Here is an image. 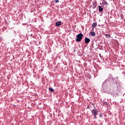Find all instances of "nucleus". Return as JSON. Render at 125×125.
<instances>
[{
  "label": "nucleus",
  "instance_id": "obj_1",
  "mask_svg": "<svg viewBox=\"0 0 125 125\" xmlns=\"http://www.w3.org/2000/svg\"><path fill=\"white\" fill-rule=\"evenodd\" d=\"M98 110L97 109H93L91 111V113H92V116H94V120L97 119V116L98 115Z\"/></svg>",
  "mask_w": 125,
  "mask_h": 125
},
{
  "label": "nucleus",
  "instance_id": "obj_2",
  "mask_svg": "<svg viewBox=\"0 0 125 125\" xmlns=\"http://www.w3.org/2000/svg\"><path fill=\"white\" fill-rule=\"evenodd\" d=\"M83 35L82 33H80L77 35L76 36L77 39H76V42H81V41H82V39H83Z\"/></svg>",
  "mask_w": 125,
  "mask_h": 125
},
{
  "label": "nucleus",
  "instance_id": "obj_3",
  "mask_svg": "<svg viewBox=\"0 0 125 125\" xmlns=\"http://www.w3.org/2000/svg\"><path fill=\"white\" fill-rule=\"evenodd\" d=\"M89 35L92 37H95V36H96V34L94 31L90 32Z\"/></svg>",
  "mask_w": 125,
  "mask_h": 125
},
{
  "label": "nucleus",
  "instance_id": "obj_4",
  "mask_svg": "<svg viewBox=\"0 0 125 125\" xmlns=\"http://www.w3.org/2000/svg\"><path fill=\"white\" fill-rule=\"evenodd\" d=\"M90 42L89 38H85V43H88Z\"/></svg>",
  "mask_w": 125,
  "mask_h": 125
},
{
  "label": "nucleus",
  "instance_id": "obj_5",
  "mask_svg": "<svg viewBox=\"0 0 125 125\" xmlns=\"http://www.w3.org/2000/svg\"><path fill=\"white\" fill-rule=\"evenodd\" d=\"M55 25L57 27L60 26L61 25V21H57L56 22Z\"/></svg>",
  "mask_w": 125,
  "mask_h": 125
},
{
  "label": "nucleus",
  "instance_id": "obj_6",
  "mask_svg": "<svg viewBox=\"0 0 125 125\" xmlns=\"http://www.w3.org/2000/svg\"><path fill=\"white\" fill-rule=\"evenodd\" d=\"M97 6V2H93V8H95Z\"/></svg>",
  "mask_w": 125,
  "mask_h": 125
},
{
  "label": "nucleus",
  "instance_id": "obj_7",
  "mask_svg": "<svg viewBox=\"0 0 125 125\" xmlns=\"http://www.w3.org/2000/svg\"><path fill=\"white\" fill-rule=\"evenodd\" d=\"M99 11H100V12H102V11H103V9L102 8V7H101V6H99Z\"/></svg>",
  "mask_w": 125,
  "mask_h": 125
},
{
  "label": "nucleus",
  "instance_id": "obj_8",
  "mask_svg": "<svg viewBox=\"0 0 125 125\" xmlns=\"http://www.w3.org/2000/svg\"><path fill=\"white\" fill-rule=\"evenodd\" d=\"M96 26H97V23L94 22L92 24V27L95 28V27H96Z\"/></svg>",
  "mask_w": 125,
  "mask_h": 125
},
{
  "label": "nucleus",
  "instance_id": "obj_9",
  "mask_svg": "<svg viewBox=\"0 0 125 125\" xmlns=\"http://www.w3.org/2000/svg\"><path fill=\"white\" fill-rule=\"evenodd\" d=\"M104 36H105L106 38H107L108 39H110L111 38V35L109 34H104Z\"/></svg>",
  "mask_w": 125,
  "mask_h": 125
},
{
  "label": "nucleus",
  "instance_id": "obj_10",
  "mask_svg": "<svg viewBox=\"0 0 125 125\" xmlns=\"http://www.w3.org/2000/svg\"><path fill=\"white\" fill-rule=\"evenodd\" d=\"M49 91H51V92H54V89L52 88H49Z\"/></svg>",
  "mask_w": 125,
  "mask_h": 125
},
{
  "label": "nucleus",
  "instance_id": "obj_11",
  "mask_svg": "<svg viewBox=\"0 0 125 125\" xmlns=\"http://www.w3.org/2000/svg\"><path fill=\"white\" fill-rule=\"evenodd\" d=\"M55 2H56V3H57V2H59V0H55Z\"/></svg>",
  "mask_w": 125,
  "mask_h": 125
},
{
  "label": "nucleus",
  "instance_id": "obj_12",
  "mask_svg": "<svg viewBox=\"0 0 125 125\" xmlns=\"http://www.w3.org/2000/svg\"><path fill=\"white\" fill-rule=\"evenodd\" d=\"M102 114H99V117H100V118H102Z\"/></svg>",
  "mask_w": 125,
  "mask_h": 125
},
{
  "label": "nucleus",
  "instance_id": "obj_13",
  "mask_svg": "<svg viewBox=\"0 0 125 125\" xmlns=\"http://www.w3.org/2000/svg\"><path fill=\"white\" fill-rule=\"evenodd\" d=\"M92 31H93V30H94V27H92Z\"/></svg>",
  "mask_w": 125,
  "mask_h": 125
},
{
  "label": "nucleus",
  "instance_id": "obj_14",
  "mask_svg": "<svg viewBox=\"0 0 125 125\" xmlns=\"http://www.w3.org/2000/svg\"><path fill=\"white\" fill-rule=\"evenodd\" d=\"M87 108H88V109H89V106H87Z\"/></svg>",
  "mask_w": 125,
  "mask_h": 125
}]
</instances>
